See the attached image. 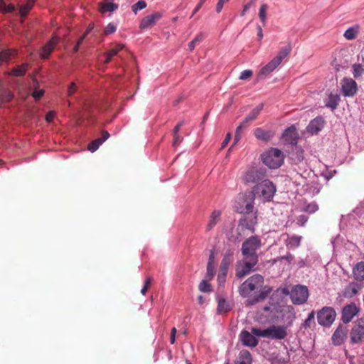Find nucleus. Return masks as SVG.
Listing matches in <instances>:
<instances>
[{
	"instance_id": "obj_14",
	"label": "nucleus",
	"mask_w": 364,
	"mask_h": 364,
	"mask_svg": "<svg viewBox=\"0 0 364 364\" xmlns=\"http://www.w3.org/2000/svg\"><path fill=\"white\" fill-rule=\"evenodd\" d=\"M358 311L359 308L354 303H350L343 308L341 320L344 323H348L358 313Z\"/></svg>"
},
{
	"instance_id": "obj_9",
	"label": "nucleus",
	"mask_w": 364,
	"mask_h": 364,
	"mask_svg": "<svg viewBox=\"0 0 364 364\" xmlns=\"http://www.w3.org/2000/svg\"><path fill=\"white\" fill-rule=\"evenodd\" d=\"M336 313L333 308L324 306L317 312V321L322 326L329 327L335 321Z\"/></svg>"
},
{
	"instance_id": "obj_3",
	"label": "nucleus",
	"mask_w": 364,
	"mask_h": 364,
	"mask_svg": "<svg viewBox=\"0 0 364 364\" xmlns=\"http://www.w3.org/2000/svg\"><path fill=\"white\" fill-rule=\"evenodd\" d=\"M276 191L277 188L273 182L267 179L262 181L260 183L255 185L250 193L253 194L255 198L258 197L264 201L269 202L272 200Z\"/></svg>"
},
{
	"instance_id": "obj_24",
	"label": "nucleus",
	"mask_w": 364,
	"mask_h": 364,
	"mask_svg": "<svg viewBox=\"0 0 364 364\" xmlns=\"http://www.w3.org/2000/svg\"><path fill=\"white\" fill-rule=\"evenodd\" d=\"M279 65L276 63L273 60H272L269 63H268L266 65L262 67L259 70L258 74V77L259 79L266 77L269 74H270L274 70H275Z\"/></svg>"
},
{
	"instance_id": "obj_11",
	"label": "nucleus",
	"mask_w": 364,
	"mask_h": 364,
	"mask_svg": "<svg viewBox=\"0 0 364 364\" xmlns=\"http://www.w3.org/2000/svg\"><path fill=\"white\" fill-rule=\"evenodd\" d=\"M282 138L285 144L294 146L297 145L299 135L296 127L291 126L284 131Z\"/></svg>"
},
{
	"instance_id": "obj_20",
	"label": "nucleus",
	"mask_w": 364,
	"mask_h": 364,
	"mask_svg": "<svg viewBox=\"0 0 364 364\" xmlns=\"http://www.w3.org/2000/svg\"><path fill=\"white\" fill-rule=\"evenodd\" d=\"M161 18V14L158 12L146 16L141 21L139 27L141 29H146L155 25L156 22Z\"/></svg>"
},
{
	"instance_id": "obj_23",
	"label": "nucleus",
	"mask_w": 364,
	"mask_h": 364,
	"mask_svg": "<svg viewBox=\"0 0 364 364\" xmlns=\"http://www.w3.org/2000/svg\"><path fill=\"white\" fill-rule=\"evenodd\" d=\"M353 276L357 282L364 281V261L358 262L353 268Z\"/></svg>"
},
{
	"instance_id": "obj_43",
	"label": "nucleus",
	"mask_w": 364,
	"mask_h": 364,
	"mask_svg": "<svg viewBox=\"0 0 364 364\" xmlns=\"http://www.w3.org/2000/svg\"><path fill=\"white\" fill-rule=\"evenodd\" d=\"M146 6V3L144 0H139L132 6V11L136 14L139 10L144 9Z\"/></svg>"
},
{
	"instance_id": "obj_26",
	"label": "nucleus",
	"mask_w": 364,
	"mask_h": 364,
	"mask_svg": "<svg viewBox=\"0 0 364 364\" xmlns=\"http://www.w3.org/2000/svg\"><path fill=\"white\" fill-rule=\"evenodd\" d=\"M291 44H288L282 48V50L272 60L279 65L282 60L291 53Z\"/></svg>"
},
{
	"instance_id": "obj_64",
	"label": "nucleus",
	"mask_w": 364,
	"mask_h": 364,
	"mask_svg": "<svg viewBox=\"0 0 364 364\" xmlns=\"http://www.w3.org/2000/svg\"><path fill=\"white\" fill-rule=\"evenodd\" d=\"M55 115V112L54 111H50L46 117V119L47 122H51L53 121V119L54 118Z\"/></svg>"
},
{
	"instance_id": "obj_53",
	"label": "nucleus",
	"mask_w": 364,
	"mask_h": 364,
	"mask_svg": "<svg viewBox=\"0 0 364 364\" xmlns=\"http://www.w3.org/2000/svg\"><path fill=\"white\" fill-rule=\"evenodd\" d=\"M294 259V257L291 253L288 252L286 255L278 257L275 261L286 260L289 264H291Z\"/></svg>"
},
{
	"instance_id": "obj_50",
	"label": "nucleus",
	"mask_w": 364,
	"mask_h": 364,
	"mask_svg": "<svg viewBox=\"0 0 364 364\" xmlns=\"http://www.w3.org/2000/svg\"><path fill=\"white\" fill-rule=\"evenodd\" d=\"M0 10L4 12L11 13L15 10V7L14 5L7 6L3 1H0Z\"/></svg>"
},
{
	"instance_id": "obj_21",
	"label": "nucleus",
	"mask_w": 364,
	"mask_h": 364,
	"mask_svg": "<svg viewBox=\"0 0 364 364\" xmlns=\"http://www.w3.org/2000/svg\"><path fill=\"white\" fill-rule=\"evenodd\" d=\"M254 135L258 140L267 142L274 137V132L272 130H264L261 127H257L254 130Z\"/></svg>"
},
{
	"instance_id": "obj_51",
	"label": "nucleus",
	"mask_w": 364,
	"mask_h": 364,
	"mask_svg": "<svg viewBox=\"0 0 364 364\" xmlns=\"http://www.w3.org/2000/svg\"><path fill=\"white\" fill-rule=\"evenodd\" d=\"M318 209V205L316 203H311L308 204L305 207V211L309 213H314L316 211H317Z\"/></svg>"
},
{
	"instance_id": "obj_25",
	"label": "nucleus",
	"mask_w": 364,
	"mask_h": 364,
	"mask_svg": "<svg viewBox=\"0 0 364 364\" xmlns=\"http://www.w3.org/2000/svg\"><path fill=\"white\" fill-rule=\"evenodd\" d=\"M340 100L338 95L331 93L328 97L325 100V106L333 111L337 108Z\"/></svg>"
},
{
	"instance_id": "obj_61",
	"label": "nucleus",
	"mask_w": 364,
	"mask_h": 364,
	"mask_svg": "<svg viewBox=\"0 0 364 364\" xmlns=\"http://www.w3.org/2000/svg\"><path fill=\"white\" fill-rule=\"evenodd\" d=\"M227 2L226 0H219L216 5V12L220 13L223 7L224 3Z\"/></svg>"
},
{
	"instance_id": "obj_19",
	"label": "nucleus",
	"mask_w": 364,
	"mask_h": 364,
	"mask_svg": "<svg viewBox=\"0 0 364 364\" xmlns=\"http://www.w3.org/2000/svg\"><path fill=\"white\" fill-rule=\"evenodd\" d=\"M362 288V284L350 282L343 289V296L345 298L350 299L358 294L360 289Z\"/></svg>"
},
{
	"instance_id": "obj_48",
	"label": "nucleus",
	"mask_w": 364,
	"mask_h": 364,
	"mask_svg": "<svg viewBox=\"0 0 364 364\" xmlns=\"http://www.w3.org/2000/svg\"><path fill=\"white\" fill-rule=\"evenodd\" d=\"M343 36L348 40H353L356 37V31L353 27H350L345 31Z\"/></svg>"
},
{
	"instance_id": "obj_13",
	"label": "nucleus",
	"mask_w": 364,
	"mask_h": 364,
	"mask_svg": "<svg viewBox=\"0 0 364 364\" xmlns=\"http://www.w3.org/2000/svg\"><path fill=\"white\" fill-rule=\"evenodd\" d=\"M244 263L241 268L236 270V277L238 279H242L246 275L249 274L252 271L255 270L254 267L258 263V261L251 259H243Z\"/></svg>"
},
{
	"instance_id": "obj_46",
	"label": "nucleus",
	"mask_w": 364,
	"mask_h": 364,
	"mask_svg": "<svg viewBox=\"0 0 364 364\" xmlns=\"http://www.w3.org/2000/svg\"><path fill=\"white\" fill-rule=\"evenodd\" d=\"M101 144H102L101 140H100L99 139H96L89 144L87 149L91 152H95L98 149Z\"/></svg>"
},
{
	"instance_id": "obj_22",
	"label": "nucleus",
	"mask_w": 364,
	"mask_h": 364,
	"mask_svg": "<svg viewBox=\"0 0 364 364\" xmlns=\"http://www.w3.org/2000/svg\"><path fill=\"white\" fill-rule=\"evenodd\" d=\"M350 340L353 343H358L364 341V326L361 325L355 326L350 331Z\"/></svg>"
},
{
	"instance_id": "obj_32",
	"label": "nucleus",
	"mask_w": 364,
	"mask_h": 364,
	"mask_svg": "<svg viewBox=\"0 0 364 364\" xmlns=\"http://www.w3.org/2000/svg\"><path fill=\"white\" fill-rule=\"evenodd\" d=\"M217 311L218 314H222L223 312H228L230 311V307L229 304L227 302L225 299L219 298L218 299V308Z\"/></svg>"
},
{
	"instance_id": "obj_59",
	"label": "nucleus",
	"mask_w": 364,
	"mask_h": 364,
	"mask_svg": "<svg viewBox=\"0 0 364 364\" xmlns=\"http://www.w3.org/2000/svg\"><path fill=\"white\" fill-rule=\"evenodd\" d=\"M206 0H200L198 4L196 6L194 10L193 11V13L191 16V18H192L202 7V6L204 4Z\"/></svg>"
},
{
	"instance_id": "obj_34",
	"label": "nucleus",
	"mask_w": 364,
	"mask_h": 364,
	"mask_svg": "<svg viewBox=\"0 0 364 364\" xmlns=\"http://www.w3.org/2000/svg\"><path fill=\"white\" fill-rule=\"evenodd\" d=\"M55 43L54 41H49L47 43L43 48L42 50V58H48L49 55L53 51L54 47H55Z\"/></svg>"
},
{
	"instance_id": "obj_8",
	"label": "nucleus",
	"mask_w": 364,
	"mask_h": 364,
	"mask_svg": "<svg viewBox=\"0 0 364 364\" xmlns=\"http://www.w3.org/2000/svg\"><path fill=\"white\" fill-rule=\"evenodd\" d=\"M309 298L308 288L304 285L294 286L290 291V299L295 305H301L306 303Z\"/></svg>"
},
{
	"instance_id": "obj_35",
	"label": "nucleus",
	"mask_w": 364,
	"mask_h": 364,
	"mask_svg": "<svg viewBox=\"0 0 364 364\" xmlns=\"http://www.w3.org/2000/svg\"><path fill=\"white\" fill-rule=\"evenodd\" d=\"M314 318L315 313L314 311H312L309 314L307 318L304 320V323H302V326L305 328H311L312 325H315Z\"/></svg>"
},
{
	"instance_id": "obj_42",
	"label": "nucleus",
	"mask_w": 364,
	"mask_h": 364,
	"mask_svg": "<svg viewBox=\"0 0 364 364\" xmlns=\"http://www.w3.org/2000/svg\"><path fill=\"white\" fill-rule=\"evenodd\" d=\"M233 255L234 251L232 249L229 248L226 250L221 262H225L230 264V263L232 262Z\"/></svg>"
},
{
	"instance_id": "obj_52",
	"label": "nucleus",
	"mask_w": 364,
	"mask_h": 364,
	"mask_svg": "<svg viewBox=\"0 0 364 364\" xmlns=\"http://www.w3.org/2000/svg\"><path fill=\"white\" fill-rule=\"evenodd\" d=\"M252 71L251 70H243L240 75V80H247L252 76Z\"/></svg>"
},
{
	"instance_id": "obj_55",
	"label": "nucleus",
	"mask_w": 364,
	"mask_h": 364,
	"mask_svg": "<svg viewBox=\"0 0 364 364\" xmlns=\"http://www.w3.org/2000/svg\"><path fill=\"white\" fill-rule=\"evenodd\" d=\"M309 220L306 215H300L296 218V224L299 226H304Z\"/></svg>"
},
{
	"instance_id": "obj_15",
	"label": "nucleus",
	"mask_w": 364,
	"mask_h": 364,
	"mask_svg": "<svg viewBox=\"0 0 364 364\" xmlns=\"http://www.w3.org/2000/svg\"><path fill=\"white\" fill-rule=\"evenodd\" d=\"M257 223V217L255 213L244 214L240 218L239 225L243 228L247 229L254 232L255 225Z\"/></svg>"
},
{
	"instance_id": "obj_45",
	"label": "nucleus",
	"mask_w": 364,
	"mask_h": 364,
	"mask_svg": "<svg viewBox=\"0 0 364 364\" xmlns=\"http://www.w3.org/2000/svg\"><path fill=\"white\" fill-rule=\"evenodd\" d=\"M203 40V33H200L193 41L188 43V48L190 50H193L195 48L196 45L201 42Z\"/></svg>"
},
{
	"instance_id": "obj_17",
	"label": "nucleus",
	"mask_w": 364,
	"mask_h": 364,
	"mask_svg": "<svg viewBox=\"0 0 364 364\" xmlns=\"http://www.w3.org/2000/svg\"><path fill=\"white\" fill-rule=\"evenodd\" d=\"M296 318V312L292 306L288 305L282 310V320L284 323V326H287V329L291 327Z\"/></svg>"
},
{
	"instance_id": "obj_7",
	"label": "nucleus",
	"mask_w": 364,
	"mask_h": 364,
	"mask_svg": "<svg viewBox=\"0 0 364 364\" xmlns=\"http://www.w3.org/2000/svg\"><path fill=\"white\" fill-rule=\"evenodd\" d=\"M255 197L253 194L249 193L240 197L235 206L237 213L242 214H249L253 212Z\"/></svg>"
},
{
	"instance_id": "obj_31",
	"label": "nucleus",
	"mask_w": 364,
	"mask_h": 364,
	"mask_svg": "<svg viewBox=\"0 0 364 364\" xmlns=\"http://www.w3.org/2000/svg\"><path fill=\"white\" fill-rule=\"evenodd\" d=\"M230 264L225 262H221L220 265L219 272L218 274V279L220 283L224 282L227 276L228 270Z\"/></svg>"
},
{
	"instance_id": "obj_28",
	"label": "nucleus",
	"mask_w": 364,
	"mask_h": 364,
	"mask_svg": "<svg viewBox=\"0 0 364 364\" xmlns=\"http://www.w3.org/2000/svg\"><path fill=\"white\" fill-rule=\"evenodd\" d=\"M252 355L247 350H242L240 352L237 360L235 364H251Z\"/></svg>"
},
{
	"instance_id": "obj_38",
	"label": "nucleus",
	"mask_w": 364,
	"mask_h": 364,
	"mask_svg": "<svg viewBox=\"0 0 364 364\" xmlns=\"http://www.w3.org/2000/svg\"><path fill=\"white\" fill-rule=\"evenodd\" d=\"M267 8H268V6L266 4H264L260 6L259 10V14H258L259 18L260 21H262L263 26H265V24H266V19H267L266 12H267Z\"/></svg>"
},
{
	"instance_id": "obj_60",
	"label": "nucleus",
	"mask_w": 364,
	"mask_h": 364,
	"mask_svg": "<svg viewBox=\"0 0 364 364\" xmlns=\"http://www.w3.org/2000/svg\"><path fill=\"white\" fill-rule=\"evenodd\" d=\"M230 139H231V134L228 133L225 136V139L223 140V141L221 144V149H224L228 144Z\"/></svg>"
},
{
	"instance_id": "obj_6",
	"label": "nucleus",
	"mask_w": 364,
	"mask_h": 364,
	"mask_svg": "<svg viewBox=\"0 0 364 364\" xmlns=\"http://www.w3.org/2000/svg\"><path fill=\"white\" fill-rule=\"evenodd\" d=\"M267 170L265 168L259 166H252L249 168L244 176L242 181L246 184L260 183L262 181L267 180Z\"/></svg>"
},
{
	"instance_id": "obj_10",
	"label": "nucleus",
	"mask_w": 364,
	"mask_h": 364,
	"mask_svg": "<svg viewBox=\"0 0 364 364\" xmlns=\"http://www.w3.org/2000/svg\"><path fill=\"white\" fill-rule=\"evenodd\" d=\"M341 85V92L344 97H353L358 91L356 82L350 77H343Z\"/></svg>"
},
{
	"instance_id": "obj_40",
	"label": "nucleus",
	"mask_w": 364,
	"mask_h": 364,
	"mask_svg": "<svg viewBox=\"0 0 364 364\" xmlns=\"http://www.w3.org/2000/svg\"><path fill=\"white\" fill-rule=\"evenodd\" d=\"M301 236L293 235L289 238L287 245L291 247H297L300 245Z\"/></svg>"
},
{
	"instance_id": "obj_36",
	"label": "nucleus",
	"mask_w": 364,
	"mask_h": 364,
	"mask_svg": "<svg viewBox=\"0 0 364 364\" xmlns=\"http://www.w3.org/2000/svg\"><path fill=\"white\" fill-rule=\"evenodd\" d=\"M263 107L264 104H259L249 113L247 116H249V118H251L254 121L259 116L261 111L263 109Z\"/></svg>"
},
{
	"instance_id": "obj_1",
	"label": "nucleus",
	"mask_w": 364,
	"mask_h": 364,
	"mask_svg": "<svg viewBox=\"0 0 364 364\" xmlns=\"http://www.w3.org/2000/svg\"><path fill=\"white\" fill-rule=\"evenodd\" d=\"M264 277L256 274L249 277L239 287V293L241 296L247 297L250 293L255 290H259V294L247 299L246 306H253L257 303L264 301L272 292V288L269 286H264Z\"/></svg>"
},
{
	"instance_id": "obj_56",
	"label": "nucleus",
	"mask_w": 364,
	"mask_h": 364,
	"mask_svg": "<svg viewBox=\"0 0 364 364\" xmlns=\"http://www.w3.org/2000/svg\"><path fill=\"white\" fill-rule=\"evenodd\" d=\"M117 27L112 23H109L105 28V33L109 35L116 31Z\"/></svg>"
},
{
	"instance_id": "obj_12",
	"label": "nucleus",
	"mask_w": 364,
	"mask_h": 364,
	"mask_svg": "<svg viewBox=\"0 0 364 364\" xmlns=\"http://www.w3.org/2000/svg\"><path fill=\"white\" fill-rule=\"evenodd\" d=\"M256 336H257L254 335L252 331L249 332L246 330H242L239 335V338L244 346L255 348L259 343V341Z\"/></svg>"
},
{
	"instance_id": "obj_37",
	"label": "nucleus",
	"mask_w": 364,
	"mask_h": 364,
	"mask_svg": "<svg viewBox=\"0 0 364 364\" xmlns=\"http://www.w3.org/2000/svg\"><path fill=\"white\" fill-rule=\"evenodd\" d=\"M26 66L27 65L24 64L20 66H17L11 70V75L16 77L24 75L26 72Z\"/></svg>"
},
{
	"instance_id": "obj_62",
	"label": "nucleus",
	"mask_w": 364,
	"mask_h": 364,
	"mask_svg": "<svg viewBox=\"0 0 364 364\" xmlns=\"http://www.w3.org/2000/svg\"><path fill=\"white\" fill-rule=\"evenodd\" d=\"M44 94V91L41 90H36L33 93V97L37 100H39Z\"/></svg>"
},
{
	"instance_id": "obj_29",
	"label": "nucleus",
	"mask_w": 364,
	"mask_h": 364,
	"mask_svg": "<svg viewBox=\"0 0 364 364\" xmlns=\"http://www.w3.org/2000/svg\"><path fill=\"white\" fill-rule=\"evenodd\" d=\"M220 215H221V212L220 210H215L212 213L210 218L209 223L207 225V231H210L215 226V225L220 220Z\"/></svg>"
},
{
	"instance_id": "obj_47",
	"label": "nucleus",
	"mask_w": 364,
	"mask_h": 364,
	"mask_svg": "<svg viewBox=\"0 0 364 364\" xmlns=\"http://www.w3.org/2000/svg\"><path fill=\"white\" fill-rule=\"evenodd\" d=\"M123 48L124 45L118 44L116 45L114 47L112 48L109 51L107 52V53H108V55H109V57L112 58L113 56L116 55Z\"/></svg>"
},
{
	"instance_id": "obj_41",
	"label": "nucleus",
	"mask_w": 364,
	"mask_h": 364,
	"mask_svg": "<svg viewBox=\"0 0 364 364\" xmlns=\"http://www.w3.org/2000/svg\"><path fill=\"white\" fill-rule=\"evenodd\" d=\"M198 289L200 291L205 293H209L213 291L210 284H209L206 280H202L200 282Z\"/></svg>"
},
{
	"instance_id": "obj_2",
	"label": "nucleus",
	"mask_w": 364,
	"mask_h": 364,
	"mask_svg": "<svg viewBox=\"0 0 364 364\" xmlns=\"http://www.w3.org/2000/svg\"><path fill=\"white\" fill-rule=\"evenodd\" d=\"M252 333L257 337L271 340H283L288 335L287 326L282 325H271L264 329L252 328Z\"/></svg>"
},
{
	"instance_id": "obj_30",
	"label": "nucleus",
	"mask_w": 364,
	"mask_h": 364,
	"mask_svg": "<svg viewBox=\"0 0 364 364\" xmlns=\"http://www.w3.org/2000/svg\"><path fill=\"white\" fill-rule=\"evenodd\" d=\"M99 7H100V11H101V13H105L107 11L113 12L118 9L119 5L117 4H114L112 2H108V3L100 2V3H99Z\"/></svg>"
},
{
	"instance_id": "obj_39",
	"label": "nucleus",
	"mask_w": 364,
	"mask_h": 364,
	"mask_svg": "<svg viewBox=\"0 0 364 364\" xmlns=\"http://www.w3.org/2000/svg\"><path fill=\"white\" fill-rule=\"evenodd\" d=\"M12 55L13 53L9 50H2L0 53V65L3 63H8L10 60Z\"/></svg>"
},
{
	"instance_id": "obj_18",
	"label": "nucleus",
	"mask_w": 364,
	"mask_h": 364,
	"mask_svg": "<svg viewBox=\"0 0 364 364\" xmlns=\"http://www.w3.org/2000/svg\"><path fill=\"white\" fill-rule=\"evenodd\" d=\"M292 150L289 153V159L292 164H299L304 159V150L298 145L291 146Z\"/></svg>"
},
{
	"instance_id": "obj_16",
	"label": "nucleus",
	"mask_w": 364,
	"mask_h": 364,
	"mask_svg": "<svg viewBox=\"0 0 364 364\" xmlns=\"http://www.w3.org/2000/svg\"><path fill=\"white\" fill-rule=\"evenodd\" d=\"M325 120L323 117L318 116L310 121L306 127V131L311 135L317 134L323 128Z\"/></svg>"
},
{
	"instance_id": "obj_57",
	"label": "nucleus",
	"mask_w": 364,
	"mask_h": 364,
	"mask_svg": "<svg viewBox=\"0 0 364 364\" xmlns=\"http://www.w3.org/2000/svg\"><path fill=\"white\" fill-rule=\"evenodd\" d=\"M173 146H176L181 142V141L183 140V138L178 134V133H173Z\"/></svg>"
},
{
	"instance_id": "obj_27",
	"label": "nucleus",
	"mask_w": 364,
	"mask_h": 364,
	"mask_svg": "<svg viewBox=\"0 0 364 364\" xmlns=\"http://www.w3.org/2000/svg\"><path fill=\"white\" fill-rule=\"evenodd\" d=\"M346 330L343 328L341 326H339L334 331L332 336L333 343L336 345H340L343 341V338L346 336Z\"/></svg>"
},
{
	"instance_id": "obj_54",
	"label": "nucleus",
	"mask_w": 364,
	"mask_h": 364,
	"mask_svg": "<svg viewBox=\"0 0 364 364\" xmlns=\"http://www.w3.org/2000/svg\"><path fill=\"white\" fill-rule=\"evenodd\" d=\"M241 131L240 127H237L235 130V137H234V142L233 144L231 146L230 148L228 149V152H230L232 149V147L236 144L241 139Z\"/></svg>"
},
{
	"instance_id": "obj_33",
	"label": "nucleus",
	"mask_w": 364,
	"mask_h": 364,
	"mask_svg": "<svg viewBox=\"0 0 364 364\" xmlns=\"http://www.w3.org/2000/svg\"><path fill=\"white\" fill-rule=\"evenodd\" d=\"M352 73L355 79H358L364 75V68L359 63L352 65Z\"/></svg>"
},
{
	"instance_id": "obj_49",
	"label": "nucleus",
	"mask_w": 364,
	"mask_h": 364,
	"mask_svg": "<svg viewBox=\"0 0 364 364\" xmlns=\"http://www.w3.org/2000/svg\"><path fill=\"white\" fill-rule=\"evenodd\" d=\"M215 274V270L214 264H207L206 278L211 280L214 277Z\"/></svg>"
},
{
	"instance_id": "obj_63",
	"label": "nucleus",
	"mask_w": 364,
	"mask_h": 364,
	"mask_svg": "<svg viewBox=\"0 0 364 364\" xmlns=\"http://www.w3.org/2000/svg\"><path fill=\"white\" fill-rule=\"evenodd\" d=\"M109 133L107 131H103L102 136L98 139L101 140L102 143H104L109 137Z\"/></svg>"
},
{
	"instance_id": "obj_5",
	"label": "nucleus",
	"mask_w": 364,
	"mask_h": 364,
	"mask_svg": "<svg viewBox=\"0 0 364 364\" xmlns=\"http://www.w3.org/2000/svg\"><path fill=\"white\" fill-rule=\"evenodd\" d=\"M261 159L270 168H278L284 163V154L277 148H270L261 155Z\"/></svg>"
},
{
	"instance_id": "obj_44",
	"label": "nucleus",
	"mask_w": 364,
	"mask_h": 364,
	"mask_svg": "<svg viewBox=\"0 0 364 364\" xmlns=\"http://www.w3.org/2000/svg\"><path fill=\"white\" fill-rule=\"evenodd\" d=\"M35 1L34 0H28V1L25 4L23 5L20 9V12L21 16H26L28 11L32 8V6L34 4Z\"/></svg>"
},
{
	"instance_id": "obj_4",
	"label": "nucleus",
	"mask_w": 364,
	"mask_h": 364,
	"mask_svg": "<svg viewBox=\"0 0 364 364\" xmlns=\"http://www.w3.org/2000/svg\"><path fill=\"white\" fill-rule=\"evenodd\" d=\"M262 242L257 235L250 236L242 245L241 252L243 259H251L259 261L257 251L261 247Z\"/></svg>"
},
{
	"instance_id": "obj_58",
	"label": "nucleus",
	"mask_w": 364,
	"mask_h": 364,
	"mask_svg": "<svg viewBox=\"0 0 364 364\" xmlns=\"http://www.w3.org/2000/svg\"><path fill=\"white\" fill-rule=\"evenodd\" d=\"M77 91V86L75 82L70 83L68 89V94L69 96H72Z\"/></svg>"
}]
</instances>
